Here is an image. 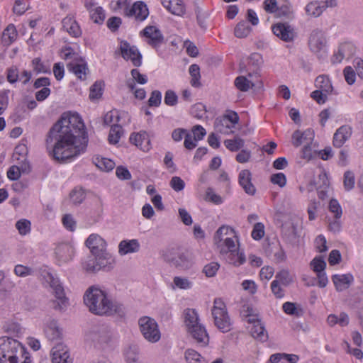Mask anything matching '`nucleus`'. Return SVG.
Wrapping results in <instances>:
<instances>
[{
    "label": "nucleus",
    "instance_id": "18",
    "mask_svg": "<svg viewBox=\"0 0 363 363\" xmlns=\"http://www.w3.org/2000/svg\"><path fill=\"white\" fill-rule=\"evenodd\" d=\"M51 353L52 363H72L68 350L63 344L60 343L54 346Z\"/></svg>",
    "mask_w": 363,
    "mask_h": 363
},
{
    "label": "nucleus",
    "instance_id": "64",
    "mask_svg": "<svg viewBox=\"0 0 363 363\" xmlns=\"http://www.w3.org/2000/svg\"><path fill=\"white\" fill-rule=\"evenodd\" d=\"M170 186L176 191H180L185 186L184 182L179 177H173L169 182Z\"/></svg>",
    "mask_w": 363,
    "mask_h": 363
},
{
    "label": "nucleus",
    "instance_id": "43",
    "mask_svg": "<svg viewBox=\"0 0 363 363\" xmlns=\"http://www.w3.org/2000/svg\"><path fill=\"white\" fill-rule=\"evenodd\" d=\"M252 80L248 79L245 76L237 77L234 84L236 88L243 92L247 91L251 88Z\"/></svg>",
    "mask_w": 363,
    "mask_h": 363
},
{
    "label": "nucleus",
    "instance_id": "33",
    "mask_svg": "<svg viewBox=\"0 0 363 363\" xmlns=\"http://www.w3.org/2000/svg\"><path fill=\"white\" fill-rule=\"evenodd\" d=\"M63 28L73 37H79L82 31L78 23L72 18L66 17L62 20Z\"/></svg>",
    "mask_w": 363,
    "mask_h": 363
},
{
    "label": "nucleus",
    "instance_id": "61",
    "mask_svg": "<svg viewBox=\"0 0 363 363\" xmlns=\"http://www.w3.org/2000/svg\"><path fill=\"white\" fill-rule=\"evenodd\" d=\"M162 100V94L158 90L152 91L151 96L148 100V104L150 106L157 107L160 105Z\"/></svg>",
    "mask_w": 363,
    "mask_h": 363
},
{
    "label": "nucleus",
    "instance_id": "16",
    "mask_svg": "<svg viewBox=\"0 0 363 363\" xmlns=\"http://www.w3.org/2000/svg\"><path fill=\"white\" fill-rule=\"evenodd\" d=\"M86 245L93 255L101 256L104 255V253H108L106 250V242L99 235H90L86 240Z\"/></svg>",
    "mask_w": 363,
    "mask_h": 363
},
{
    "label": "nucleus",
    "instance_id": "9",
    "mask_svg": "<svg viewBox=\"0 0 363 363\" xmlns=\"http://www.w3.org/2000/svg\"><path fill=\"white\" fill-rule=\"evenodd\" d=\"M86 340L96 348L105 349L111 340V330L106 325L94 327L86 334Z\"/></svg>",
    "mask_w": 363,
    "mask_h": 363
},
{
    "label": "nucleus",
    "instance_id": "49",
    "mask_svg": "<svg viewBox=\"0 0 363 363\" xmlns=\"http://www.w3.org/2000/svg\"><path fill=\"white\" fill-rule=\"evenodd\" d=\"M275 13L279 17H284L286 18H292L293 17V11L289 4H283L278 7Z\"/></svg>",
    "mask_w": 363,
    "mask_h": 363
},
{
    "label": "nucleus",
    "instance_id": "11",
    "mask_svg": "<svg viewBox=\"0 0 363 363\" xmlns=\"http://www.w3.org/2000/svg\"><path fill=\"white\" fill-rule=\"evenodd\" d=\"M48 277L50 286L53 289L55 297V300L50 301V306L54 310L62 312L67 308L69 300L65 296L64 288L59 279L53 277L51 274H48Z\"/></svg>",
    "mask_w": 363,
    "mask_h": 363
},
{
    "label": "nucleus",
    "instance_id": "38",
    "mask_svg": "<svg viewBox=\"0 0 363 363\" xmlns=\"http://www.w3.org/2000/svg\"><path fill=\"white\" fill-rule=\"evenodd\" d=\"M189 74L191 75L190 84L194 87H200L201 84L200 82L201 74L200 67L196 64H193L189 67Z\"/></svg>",
    "mask_w": 363,
    "mask_h": 363
},
{
    "label": "nucleus",
    "instance_id": "10",
    "mask_svg": "<svg viewBox=\"0 0 363 363\" xmlns=\"http://www.w3.org/2000/svg\"><path fill=\"white\" fill-rule=\"evenodd\" d=\"M62 52H64L65 60L72 59L76 62L69 63L67 65V69L72 72L79 79H85L88 67L84 59L74 52L73 49L70 47L65 48L62 50Z\"/></svg>",
    "mask_w": 363,
    "mask_h": 363
},
{
    "label": "nucleus",
    "instance_id": "34",
    "mask_svg": "<svg viewBox=\"0 0 363 363\" xmlns=\"http://www.w3.org/2000/svg\"><path fill=\"white\" fill-rule=\"evenodd\" d=\"M315 86L325 94L332 93L333 87L330 79L325 75H320L315 79Z\"/></svg>",
    "mask_w": 363,
    "mask_h": 363
},
{
    "label": "nucleus",
    "instance_id": "51",
    "mask_svg": "<svg viewBox=\"0 0 363 363\" xmlns=\"http://www.w3.org/2000/svg\"><path fill=\"white\" fill-rule=\"evenodd\" d=\"M311 265L313 269V271L316 273H319L320 272H325V269L326 267V262L323 259V258L315 257L311 262Z\"/></svg>",
    "mask_w": 363,
    "mask_h": 363
},
{
    "label": "nucleus",
    "instance_id": "39",
    "mask_svg": "<svg viewBox=\"0 0 363 363\" xmlns=\"http://www.w3.org/2000/svg\"><path fill=\"white\" fill-rule=\"evenodd\" d=\"M252 28L247 22L242 21L239 22L235 28V35L237 38H242L247 37L251 32Z\"/></svg>",
    "mask_w": 363,
    "mask_h": 363
},
{
    "label": "nucleus",
    "instance_id": "59",
    "mask_svg": "<svg viewBox=\"0 0 363 363\" xmlns=\"http://www.w3.org/2000/svg\"><path fill=\"white\" fill-rule=\"evenodd\" d=\"M195 13L196 14V19L198 24L202 28H206V18L207 17V13L204 12L199 6L196 5L195 8Z\"/></svg>",
    "mask_w": 363,
    "mask_h": 363
},
{
    "label": "nucleus",
    "instance_id": "12",
    "mask_svg": "<svg viewBox=\"0 0 363 363\" xmlns=\"http://www.w3.org/2000/svg\"><path fill=\"white\" fill-rule=\"evenodd\" d=\"M138 324L140 332L146 340L152 343L160 340L161 334L158 325L154 318L148 316L141 317L138 320Z\"/></svg>",
    "mask_w": 363,
    "mask_h": 363
},
{
    "label": "nucleus",
    "instance_id": "47",
    "mask_svg": "<svg viewBox=\"0 0 363 363\" xmlns=\"http://www.w3.org/2000/svg\"><path fill=\"white\" fill-rule=\"evenodd\" d=\"M96 165L103 171L109 172L114 168L115 162L107 158H96Z\"/></svg>",
    "mask_w": 363,
    "mask_h": 363
},
{
    "label": "nucleus",
    "instance_id": "28",
    "mask_svg": "<svg viewBox=\"0 0 363 363\" xmlns=\"http://www.w3.org/2000/svg\"><path fill=\"white\" fill-rule=\"evenodd\" d=\"M352 129L348 125H342L339 128L333 136V145L336 147H341L343 144L350 138Z\"/></svg>",
    "mask_w": 363,
    "mask_h": 363
},
{
    "label": "nucleus",
    "instance_id": "36",
    "mask_svg": "<svg viewBox=\"0 0 363 363\" xmlns=\"http://www.w3.org/2000/svg\"><path fill=\"white\" fill-rule=\"evenodd\" d=\"M184 358L187 363H208L204 357L193 349H187L185 351Z\"/></svg>",
    "mask_w": 363,
    "mask_h": 363
},
{
    "label": "nucleus",
    "instance_id": "7",
    "mask_svg": "<svg viewBox=\"0 0 363 363\" xmlns=\"http://www.w3.org/2000/svg\"><path fill=\"white\" fill-rule=\"evenodd\" d=\"M162 257L172 267L178 270H186L193 264L192 259L189 255L176 248L165 250L162 253Z\"/></svg>",
    "mask_w": 363,
    "mask_h": 363
},
{
    "label": "nucleus",
    "instance_id": "3",
    "mask_svg": "<svg viewBox=\"0 0 363 363\" xmlns=\"http://www.w3.org/2000/svg\"><path fill=\"white\" fill-rule=\"evenodd\" d=\"M28 354L18 340L6 336L0 337V363H18Z\"/></svg>",
    "mask_w": 363,
    "mask_h": 363
},
{
    "label": "nucleus",
    "instance_id": "2",
    "mask_svg": "<svg viewBox=\"0 0 363 363\" xmlns=\"http://www.w3.org/2000/svg\"><path fill=\"white\" fill-rule=\"evenodd\" d=\"M84 302L89 311L98 315H124L122 304L109 300L107 294L95 286H90L84 296Z\"/></svg>",
    "mask_w": 363,
    "mask_h": 363
},
{
    "label": "nucleus",
    "instance_id": "14",
    "mask_svg": "<svg viewBox=\"0 0 363 363\" xmlns=\"http://www.w3.org/2000/svg\"><path fill=\"white\" fill-rule=\"evenodd\" d=\"M120 50L124 60H130L135 67L141 65L142 55L136 47L130 46L127 41L123 40L121 42Z\"/></svg>",
    "mask_w": 363,
    "mask_h": 363
},
{
    "label": "nucleus",
    "instance_id": "56",
    "mask_svg": "<svg viewBox=\"0 0 363 363\" xmlns=\"http://www.w3.org/2000/svg\"><path fill=\"white\" fill-rule=\"evenodd\" d=\"M85 197V193L81 189H74L70 193V198L75 204L81 203L84 200Z\"/></svg>",
    "mask_w": 363,
    "mask_h": 363
},
{
    "label": "nucleus",
    "instance_id": "46",
    "mask_svg": "<svg viewBox=\"0 0 363 363\" xmlns=\"http://www.w3.org/2000/svg\"><path fill=\"white\" fill-rule=\"evenodd\" d=\"M355 177L354 174L351 170H347L344 173L343 185L346 191H350L354 187Z\"/></svg>",
    "mask_w": 363,
    "mask_h": 363
},
{
    "label": "nucleus",
    "instance_id": "52",
    "mask_svg": "<svg viewBox=\"0 0 363 363\" xmlns=\"http://www.w3.org/2000/svg\"><path fill=\"white\" fill-rule=\"evenodd\" d=\"M329 210L334 213L335 218L339 219L342 214V208L337 199H332L329 203Z\"/></svg>",
    "mask_w": 363,
    "mask_h": 363
},
{
    "label": "nucleus",
    "instance_id": "32",
    "mask_svg": "<svg viewBox=\"0 0 363 363\" xmlns=\"http://www.w3.org/2000/svg\"><path fill=\"white\" fill-rule=\"evenodd\" d=\"M250 333L255 339L262 342H267L269 339L268 333L262 322L253 325L250 328Z\"/></svg>",
    "mask_w": 363,
    "mask_h": 363
},
{
    "label": "nucleus",
    "instance_id": "62",
    "mask_svg": "<svg viewBox=\"0 0 363 363\" xmlns=\"http://www.w3.org/2000/svg\"><path fill=\"white\" fill-rule=\"evenodd\" d=\"M178 97L176 93L172 90H167L164 95V103L167 106H173L177 103Z\"/></svg>",
    "mask_w": 363,
    "mask_h": 363
},
{
    "label": "nucleus",
    "instance_id": "63",
    "mask_svg": "<svg viewBox=\"0 0 363 363\" xmlns=\"http://www.w3.org/2000/svg\"><path fill=\"white\" fill-rule=\"evenodd\" d=\"M122 23V20L120 17L112 16L108 19L106 25L107 27L113 32L116 31Z\"/></svg>",
    "mask_w": 363,
    "mask_h": 363
},
{
    "label": "nucleus",
    "instance_id": "1",
    "mask_svg": "<svg viewBox=\"0 0 363 363\" xmlns=\"http://www.w3.org/2000/svg\"><path fill=\"white\" fill-rule=\"evenodd\" d=\"M53 141L52 155L58 162H64L84 152L88 135L81 117L64 113L48 133L47 144Z\"/></svg>",
    "mask_w": 363,
    "mask_h": 363
},
{
    "label": "nucleus",
    "instance_id": "5",
    "mask_svg": "<svg viewBox=\"0 0 363 363\" xmlns=\"http://www.w3.org/2000/svg\"><path fill=\"white\" fill-rule=\"evenodd\" d=\"M184 324L188 333L202 346H206L209 337L205 327L199 323V317L195 309L186 308L184 311Z\"/></svg>",
    "mask_w": 363,
    "mask_h": 363
},
{
    "label": "nucleus",
    "instance_id": "8",
    "mask_svg": "<svg viewBox=\"0 0 363 363\" xmlns=\"http://www.w3.org/2000/svg\"><path fill=\"white\" fill-rule=\"evenodd\" d=\"M215 325L223 333L230 330V321L225 303L220 298H215L211 310Z\"/></svg>",
    "mask_w": 363,
    "mask_h": 363
},
{
    "label": "nucleus",
    "instance_id": "37",
    "mask_svg": "<svg viewBox=\"0 0 363 363\" xmlns=\"http://www.w3.org/2000/svg\"><path fill=\"white\" fill-rule=\"evenodd\" d=\"M323 11L321 2L318 1L310 2L306 6V14L315 18L320 16Z\"/></svg>",
    "mask_w": 363,
    "mask_h": 363
},
{
    "label": "nucleus",
    "instance_id": "23",
    "mask_svg": "<svg viewBox=\"0 0 363 363\" xmlns=\"http://www.w3.org/2000/svg\"><path fill=\"white\" fill-rule=\"evenodd\" d=\"M149 14L147 5L143 1L135 2L130 9H127L126 15L128 16H135L137 20L140 21L146 19Z\"/></svg>",
    "mask_w": 363,
    "mask_h": 363
},
{
    "label": "nucleus",
    "instance_id": "45",
    "mask_svg": "<svg viewBox=\"0 0 363 363\" xmlns=\"http://www.w3.org/2000/svg\"><path fill=\"white\" fill-rule=\"evenodd\" d=\"M104 84L102 81H96L90 88L89 98L91 99H99L103 94Z\"/></svg>",
    "mask_w": 363,
    "mask_h": 363
},
{
    "label": "nucleus",
    "instance_id": "27",
    "mask_svg": "<svg viewBox=\"0 0 363 363\" xmlns=\"http://www.w3.org/2000/svg\"><path fill=\"white\" fill-rule=\"evenodd\" d=\"M314 139V131L312 129H307L303 132L297 130L292 134V144L297 147L303 143H312Z\"/></svg>",
    "mask_w": 363,
    "mask_h": 363
},
{
    "label": "nucleus",
    "instance_id": "50",
    "mask_svg": "<svg viewBox=\"0 0 363 363\" xmlns=\"http://www.w3.org/2000/svg\"><path fill=\"white\" fill-rule=\"evenodd\" d=\"M329 189V181L326 177V175L323 176V185L319 186L317 188L318 196L320 199L324 200L328 197V192Z\"/></svg>",
    "mask_w": 363,
    "mask_h": 363
},
{
    "label": "nucleus",
    "instance_id": "13",
    "mask_svg": "<svg viewBox=\"0 0 363 363\" xmlns=\"http://www.w3.org/2000/svg\"><path fill=\"white\" fill-rule=\"evenodd\" d=\"M298 218H290L281 225V235L284 240L291 244L298 242L299 235L297 232Z\"/></svg>",
    "mask_w": 363,
    "mask_h": 363
},
{
    "label": "nucleus",
    "instance_id": "55",
    "mask_svg": "<svg viewBox=\"0 0 363 363\" xmlns=\"http://www.w3.org/2000/svg\"><path fill=\"white\" fill-rule=\"evenodd\" d=\"M219 267L220 264L218 262H212L203 267V272L207 277H213L216 274Z\"/></svg>",
    "mask_w": 363,
    "mask_h": 363
},
{
    "label": "nucleus",
    "instance_id": "15",
    "mask_svg": "<svg viewBox=\"0 0 363 363\" xmlns=\"http://www.w3.org/2000/svg\"><path fill=\"white\" fill-rule=\"evenodd\" d=\"M272 29L273 33L284 42H292L296 36L294 29L288 23H275Z\"/></svg>",
    "mask_w": 363,
    "mask_h": 363
},
{
    "label": "nucleus",
    "instance_id": "41",
    "mask_svg": "<svg viewBox=\"0 0 363 363\" xmlns=\"http://www.w3.org/2000/svg\"><path fill=\"white\" fill-rule=\"evenodd\" d=\"M224 144L229 150L236 152L244 146L245 141L240 137H235L233 140H225Z\"/></svg>",
    "mask_w": 363,
    "mask_h": 363
},
{
    "label": "nucleus",
    "instance_id": "58",
    "mask_svg": "<svg viewBox=\"0 0 363 363\" xmlns=\"http://www.w3.org/2000/svg\"><path fill=\"white\" fill-rule=\"evenodd\" d=\"M264 235V225L262 223H257L252 231V237L256 240H259Z\"/></svg>",
    "mask_w": 363,
    "mask_h": 363
},
{
    "label": "nucleus",
    "instance_id": "44",
    "mask_svg": "<svg viewBox=\"0 0 363 363\" xmlns=\"http://www.w3.org/2000/svg\"><path fill=\"white\" fill-rule=\"evenodd\" d=\"M89 14L91 19L97 24H102L106 18L105 11L101 6L95 7Z\"/></svg>",
    "mask_w": 363,
    "mask_h": 363
},
{
    "label": "nucleus",
    "instance_id": "25",
    "mask_svg": "<svg viewBox=\"0 0 363 363\" xmlns=\"http://www.w3.org/2000/svg\"><path fill=\"white\" fill-rule=\"evenodd\" d=\"M354 53V48L353 45L349 43L341 44L337 52L333 55V62H341L343 59L350 58Z\"/></svg>",
    "mask_w": 363,
    "mask_h": 363
},
{
    "label": "nucleus",
    "instance_id": "6",
    "mask_svg": "<svg viewBox=\"0 0 363 363\" xmlns=\"http://www.w3.org/2000/svg\"><path fill=\"white\" fill-rule=\"evenodd\" d=\"M105 255H96L92 253L87 256L82 262V266L88 273H96L104 269L110 270L113 267L114 259L110 253H104Z\"/></svg>",
    "mask_w": 363,
    "mask_h": 363
},
{
    "label": "nucleus",
    "instance_id": "30",
    "mask_svg": "<svg viewBox=\"0 0 363 363\" xmlns=\"http://www.w3.org/2000/svg\"><path fill=\"white\" fill-rule=\"evenodd\" d=\"M45 333L50 340H55L60 338L61 330L59 328L57 321L55 319H49L46 323Z\"/></svg>",
    "mask_w": 363,
    "mask_h": 363
},
{
    "label": "nucleus",
    "instance_id": "22",
    "mask_svg": "<svg viewBox=\"0 0 363 363\" xmlns=\"http://www.w3.org/2000/svg\"><path fill=\"white\" fill-rule=\"evenodd\" d=\"M129 140L132 144L138 147L144 152L148 151L150 150V140L145 131L132 133Z\"/></svg>",
    "mask_w": 363,
    "mask_h": 363
},
{
    "label": "nucleus",
    "instance_id": "48",
    "mask_svg": "<svg viewBox=\"0 0 363 363\" xmlns=\"http://www.w3.org/2000/svg\"><path fill=\"white\" fill-rule=\"evenodd\" d=\"M174 286L180 289H189L192 287V283L185 277H174L173 279Z\"/></svg>",
    "mask_w": 363,
    "mask_h": 363
},
{
    "label": "nucleus",
    "instance_id": "40",
    "mask_svg": "<svg viewBox=\"0 0 363 363\" xmlns=\"http://www.w3.org/2000/svg\"><path fill=\"white\" fill-rule=\"evenodd\" d=\"M123 133L122 127L120 125L114 124L111 125L108 135V142L111 144H116L118 143Z\"/></svg>",
    "mask_w": 363,
    "mask_h": 363
},
{
    "label": "nucleus",
    "instance_id": "35",
    "mask_svg": "<svg viewBox=\"0 0 363 363\" xmlns=\"http://www.w3.org/2000/svg\"><path fill=\"white\" fill-rule=\"evenodd\" d=\"M125 359L127 363H143L140 359L139 347L130 345L125 352Z\"/></svg>",
    "mask_w": 363,
    "mask_h": 363
},
{
    "label": "nucleus",
    "instance_id": "29",
    "mask_svg": "<svg viewBox=\"0 0 363 363\" xmlns=\"http://www.w3.org/2000/svg\"><path fill=\"white\" fill-rule=\"evenodd\" d=\"M140 250V243L138 240H123L118 245V252L121 255L138 252Z\"/></svg>",
    "mask_w": 363,
    "mask_h": 363
},
{
    "label": "nucleus",
    "instance_id": "53",
    "mask_svg": "<svg viewBox=\"0 0 363 363\" xmlns=\"http://www.w3.org/2000/svg\"><path fill=\"white\" fill-rule=\"evenodd\" d=\"M16 227L21 235H25L30 230V222L26 219H21L16 222Z\"/></svg>",
    "mask_w": 363,
    "mask_h": 363
},
{
    "label": "nucleus",
    "instance_id": "21",
    "mask_svg": "<svg viewBox=\"0 0 363 363\" xmlns=\"http://www.w3.org/2000/svg\"><path fill=\"white\" fill-rule=\"evenodd\" d=\"M239 184L243 188L245 192L253 196L256 192V188L252 183V174L248 169H243L239 173Z\"/></svg>",
    "mask_w": 363,
    "mask_h": 363
},
{
    "label": "nucleus",
    "instance_id": "24",
    "mask_svg": "<svg viewBox=\"0 0 363 363\" xmlns=\"http://www.w3.org/2000/svg\"><path fill=\"white\" fill-rule=\"evenodd\" d=\"M332 281L337 291L347 289L354 281L353 276L348 273L345 274H334Z\"/></svg>",
    "mask_w": 363,
    "mask_h": 363
},
{
    "label": "nucleus",
    "instance_id": "26",
    "mask_svg": "<svg viewBox=\"0 0 363 363\" xmlns=\"http://www.w3.org/2000/svg\"><path fill=\"white\" fill-rule=\"evenodd\" d=\"M220 254L224 256V258L229 264L239 266L245 262V256L243 252H239L236 250L233 251L226 250L225 248L220 250Z\"/></svg>",
    "mask_w": 363,
    "mask_h": 363
},
{
    "label": "nucleus",
    "instance_id": "19",
    "mask_svg": "<svg viewBox=\"0 0 363 363\" xmlns=\"http://www.w3.org/2000/svg\"><path fill=\"white\" fill-rule=\"evenodd\" d=\"M74 255V250L69 243L59 244L55 248L56 257L62 263H66L72 260Z\"/></svg>",
    "mask_w": 363,
    "mask_h": 363
},
{
    "label": "nucleus",
    "instance_id": "4",
    "mask_svg": "<svg viewBox=\"0 0 363 363\" xmlns=\"http://www.w3.org/2000/svg\"><path fill=\"white\" fill-rule=\"evenodd\" d=\"M184 324L188 333L202 346H206L209 337L205 327L199 323V317L195 309L186 308L184 311Z\"/></svg>",
    "mask_w": 363,
    "mask_h": 363
},
{
    "label": "nucleus",
    "instance_id": "17",
    "mask_svg": "<svg viewBox=\"0 0 363 363\" xmlns=\"http://www.w3.org/2000/svg\"><path fill=\"white\" fill-rule=\"evenodd\" d=\"M143 34L147 38V43L155 48L159 47L164 41L163 35L160 30L155 26H147L143 30Z\"/></svg>",
    "mask_w": 363,
    "mask_h": 363
},
{
    "label": "nucleus",
    "instance_id": "42",
    "mask_svg": "<svg viewBox=\"0 0 363 363\" xmlns=\"http://www.w3.org/2000/svg\"><path fill=\"white\" fill-rule=\"evenodd\" d=\"M274 280L283 286H287L292 283L293 277L288 270L282 269L276 274Z\"/></svg>",
    "mask_w": 363,
    "mask_h": 363
},
{
    "label": "nucleus",
    "instance_id": "54",
    "mask_svg": "<svg viewBox=\"0 0 363 363\" xmlns=\"http://www.w3.org/2000/svg\"><path fill=\"white\" fill-rule=\"evenodd\" d=\"M206 112V106L202 103L195 104L191 108V113L192 116L199 119L202 118Z\"/></svg>",
    "mask_w": 363,
    "mask_h": 363
},
{
    "label": "nucleus",
    "instance_id": "60",
    "mask_svg": "<svg viewBox=\"0 0 363 363\" xmlns=\"http://www.w3.org/2000/svg\"><path fill=\"white\" fill-rule=\"evenodd\" d=\"M284 311L289 315H295L299 316L301 310L297 309L296 303L292 302H286L283 304Z\"/></svg>",
    "mask_w": 363,
    "mask_h": 363
},
{
    "label": "nucleus",
    "instance_id": "57",
    "mask_svg": "<svg viewBox=\"0 0 363 363\" xmlns=\"http://www.w3.org/2000/svg\"><path fill=\"white\" fill-rule=\"evenodd\" d=\"M270 181L274 184L278 185L279 187L283 188L286 184V177L284 173H276L271 176Z\"/></svg>",
    "mask_w": 363,
    "mask_h": 363
},
{
    "label": "nucleus",
    "instance_id": "20",
    "mask_svg": "<svg viewBox=\"0 0 363 363\" xmlns=\"http://www.w3.org/2000/svg\"><path fill=\"white\" fill-rule=\"evenodd\" d=\"M325 43L326 40L321 30L316 29L312 31L309 38L308 45L313 52H320L325 47Z\"/></svg>",
    "mask_w": 363,
    "mask_h": 363
},
{
    "label": "nucleus",
    "instance_id": "31",
    "mask_svg": "<svg viewBox=\"0 0 363 363\" xmlns=\"http://www.w3.org/2000/svg\"><path fill=\"white\" fill-rule=\"evenodd\" d=\"M162 4L172 14L182 16L185 13V7L181 0H162Z\"/></svg>",
    "mask_w": 363,
    "mask_h": 363
}]
</instances>
